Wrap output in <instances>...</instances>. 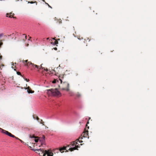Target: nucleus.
Returning a JSON list of instances; mask_svg holds the SVG:
<instances>
[{"label": "nucleus", "mask_w": 156, "mask_h": 156, "mask_svg": "<svg viewBox=\"0 0 156 156\" xmlns=\"http://www.w3.org/2000/svg\"><path fill=\"white\" fill-rule=\"evenodd\" d=\"M47 94L50 96L60 97L62 95L61 93L57 88L47 90Z\"/></svg>", "instance_id": "obj_1"}, {"label": "nucleus", "mask_w": 156, "mask_h": 156, "mask_svg": "<svg viewBox=\"0 0 156 156\" xmlns=\"http://www.w3.org/2000/svg\"><path fill=\"white\" fill-rule=\"evenodd\" d=\"M34 151H36V152L40 156H53V153L49 151H45L44 152L41 149L35 150Z\"/></svg>", "instance_id": "obj_2"}, {"label": "nucleus", "mask_w": 156, "mask_h": 156, "mask_svg": "<svg viewBox=\"0 0 156 156\" xmlns=\"http://www.w3.org/2000/svg\"><path fill=\"white\" fill-rule=\"evenodd\" d=\"M78 141V140L74 141L73 143L70 144L69 146L70 147L69 150L71 151H72L74 150L77 149V148L79 147V146L77 145L78 143L77 142Z\"/></svg>", "instance_id": "obj_3"}, {"label": "nucleus", "mask_w": 156, "mask_h": 156, "mask_svg": "<svg viewBox=\"0 0 156 156\" xmlns=\"http://www.w3.org/2000/svg\"><path fill=\"white\" fill-rule=\"evenodd\" d=\"M30 65L32 66L33 67L37 68V69H41L43 71H44L47 72L48 70L47 69L45 68L42 67V65L40 66H38L36 65H34L32 63H30Z\"/></svg>", "instance_id": "obj_4"}, {"label": "nucleus", "mask_w": 156, "mask_h": 156, "mask_svg": "<svg viewBox=\"0 0 156 156\" xmlns=\"http://www.w3.org/2000/svg\"><path fill=\"white\" fill-rule=\"evenodd\" d=\"M62 80L60 78L59 80L58 79H55L53 81H52V83H62Z\"/></svg>", "instance_id": "obj_5"}, {"label": "nucleus", "mask_w": 156, "mask_h": 156, "mask_svg": "<svg viewBox=\"0 0 156 156\" xmlns=\"http://www.w3.org/2000/svg\"><path fill=\"white\" fill-rule=\"evenodd\" d=\"M30 137L31 138H34V140L35 142H38V141L41 142V140L38 139V137H36L33 136H30Z\"/></svg>", "instance_id": "obj_6"}, {"label": "nucleus", "mask_w": 156, "mask_h": 156, "mask_svg": "<svg viewBox=\"0 0 156 156\" xmlns=\"http://www.w3.org/2000/svg\"><path fill=\"white\" fill-rule=\"evenodd\" d=\"M65 83V84L68 87L66 89L65 88H62V90H66V91H68L69 90V84L67 83Z\"/></svg>", "instance_id": "obj_7"}, {"label": "nucleus", "mask_w": 156, "mask_h": 156, "mask_svg": "<svg viewBox=\"0 0 156 156\" xmlns=\"http://www.w3.org/2000/svg\"><path fill=\"white\" fill-rule=\"evenodd\" d=\"M6 135L9 136H10L11 137H15V136L12 134L11 133H9V132H8L7 133V134H6Z\"/></svg>", "instance_id": "obj_8"}, {"label": "nucleus", "mask_w": 156, "mask_h": 156, "mask_svg": "<svg viewBox=\"0 0 156 156\" xmlns=\"http://www.w3.org/2000/svg\"><path fill=\"white\" fill-rule=\"evenodd\" d=\"M88 131H85L83 132V136H84V137H87V136L88 135Z\"/></svg>", "instance_id": "obj_9"}, {"label": "nucleus", "mask_w": 156, "mask_h": 156, "mask_svg": "<svg viewBox=\"0 0 156 156\" xmlns=\"http://www.w3.org/2000/svg\"><path fill=\"white\" fill-rule=\"evenodd\" d=\"M1 129L2 130V133H3L4 134H7V132H8L6 130H4L2 129Z\"/></svg>", "instance_id": "obj_10"}, {"label": "nucleus", "mask_w": 156, "mask_h": 156, "mask_svg": "<svg viewBox=\"0 0 156 156\" xmlns=\"http://www.w3.org/2000/svg\"><path fill=\"white\" fill-rule=\"evenodd\" d=\"M27 91L28 93H34V91H31V90H28Z\"/></svg>", "instance_id": "obj_11"}, {"label": "nucleus", "mask_w": 156, "mask_h": 156, "mask_svg": "<svg viewBox=\"0 0 156 156\" xmlns=\"http://www.w3.org/2000/svg\"><path fill=\"white\" fill-rule=\"evenodd\" d=\"M51 43L53 45H55L56 44H57L58 43L57 41H55L54 42Z\"/></svg>", "instance_id": "obj_12"}, {"label": "nucleus", "mask_w": 156, "mask_h": 156, "mask_svg": "<svg viewBox=\"0 0 156 156\" xmlns=\"http://www.w3.org/2000/svg\"><path fill=\"white\" fill-rule=\"evenodd\" d=\"M65 147H63V148H60V149H59V151H60L61 152H62L61 151L63 150H65Z\"/></svg>", "instance_id": "obj_13"}, {"label": "nucleus", "mask_w": 156, "mask_h": 156, "mask_svg": "<svg viewBox=\"0 0 156 156\" xmlns=\"http://www.w3.org/2000/svg\"><path fill=\"white\" fill-rule=\"evenodd\" d=\"M16 73L17 75H20L21 76L23 77L21 75L20 73V72H17Z\"/></svg>", "instance_id": "obj_14"}, {"label": "nucleus", "mask_w": 156, "mask_h": 156, "mask_svg": "<svg viewBox=\"0 0 156 156\" xmlns=\"http://www.w3.org/2000/svg\"><path fill=\"white\" fill-rule=\"evenodd\" d=\"M6 16L9 17H11V16L9 14H7Z\"/></svg>", "instance_id": "obj_15"}, {"label": "nucleus", "mask_w": 156, "mask_h": 156, "mask_svg": "<svg viewBox=\"0 0 156 156\" xmlns=\"http://www.w3.org/2000/svg\"><path fill=\"white\" fill-rule=\"evenodd\" d=\"M23 78L24 79V80H26V81H27V82H28L29 81L28 79H27L26 78Z\"/></svg>", "instance_id": "obj_16"}, {"label": "nucleus", "mask_w": 156, "mask_h": 156, "mask_svg": "<svg viewBox=\"0 0 156 156\" xmlns=\"http://www.w3.org/2000/svg\"><path fill=\"white\" fill-rule=\"evenodd\" d=\"M3 36V34H0V38Z\"/></svg>", "instance_id": "obj_17"}, {"label": "nucleus", "mask_w": 156, "mask_h": 156, "mask_svg": "<svg viewBox=\"0 0 156 156\" xmlns=\"http://www.w3.org/2000/svg\"><path fill=\"white\" fill-rule=\"evenodd\" d=\"M30 63H31V62H28V63H27V66L28 65L30 64Z\"/></svg>", "instance_id": "obj_18"}, {"label": "nucleus", "mask_w": 156, "mask_h": 156, "mask_svg": "<svg viewBox=\"0 0 156 156\" xmlns=\"http://www.w3.org/2000/svg\"><path fill=\"white\" fill-rule=\"evenodd\" d=\"M27 60H25V61H23V62L24 63H25L27 62Z\"/></svg>", "instance_id": "obj_19"}, {"label": "nucleus", "mask_w": 156, "mask_h": 156, "mask_svg": "<svg viewBox=\"0 0 156 156\" xmlns=\"http://www.w3.org/2000/svg\"><path fill=\"white\" fill-rule=\"evenodd\" d=\"M23 35L24 36V37H25V38H26V36L24 34Z\"/></svg>", "instance_id": "obj_20"}, {"label": "nucleus", "mask_w": 156, "mask_h": 156, "mask_svg": "<svg viewBox=\"0 0 156 156\" xmlns=\"http://www.w3.org/2000/svg\"><path fill=\"white\" fill-rule=\"evenodd\" d=\"M2 56L0 55V60L1 59H2Z\"/></svg>", "instance_id": "obj_21"}, {"label": "nucleus", "mask_w": 156, "mask_h": 156, "mask_svg": "<svg viewBox=\"0 0 156 156\" xmlns=\"http://www.w3.org/2000/svg\"><path fill=\"white\" fill-rule=\"evenodd\" d=\"M81 142H82V141H79V143H81Z\"/></svg>", "instance_id": "obj_22"}, {"label": "nucleus", "mask_w": 156, "mask_h": 156, "mask_svg": "<svg viewBox=\"0 0 156 156\" xmlns=\"http://www.w3.org/2000/svg\"><path fill=\"white\" fill-rule=\"evenodd\" d=\"M57 48H55V50H57Z\"/></svg>", "instance_id": "obj_23"}, {"label": "nucleus", "mask_w": 156, "mask_h": 156, "mask_svg": "<svg viewBox=\"0 0 156 156\" xmlns=\"http://www.w3.org/2000/svg\"><path fill=\"white\" fill-rule=\"evenodd\" d=\"M14 70H16V69H14Z\"/></svg>", "instance_id": "obj_24"}]
</instances>
